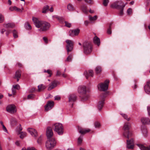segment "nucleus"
<instances>
[{"instance_id": "nucleus-1", "label": "nucleus", "mask_w": 150, "mask_h": 150, "mask_svg": "<svg viewBox=\"0 0 150 150\" xmlns=\"http://www.w3.org/2000/svg\"><path fill=\"white\" fill-rule=\"evenodd\" d=\"M130 127V124L128 122L126 123L124 126L123 129L124 132L123 135L124 137L127 138V148L129 149H132L134 148V140L131 137L132 136L133 134L129 130Z\"/></svg>"}, {"instance_id": "nucleus-2", "label": "nucleus", "mask_w": 150, "mask_h": 150, "mask_svg": "<svg viewBox=\"0 0 150 150\" xmlns=\"http://www.w3.org/2000/svg\"><path fill=\"white\" fill-rule=\"evenodd\" d=\"M33 21L35 26L40 28L38 30L40 32H45L47 30L50 28V24L47 22L39 20L35 17H33Z\"/></svg>"}, {"instance_id": "nucleus-3", "label": "nucleus", "mask_w": 150, "mask_h": 150, "mask_svg": "<svg viewBox=\"0 0 150 150\" xmlns=\"http://www.w3.org/2000/svg\"><path fill=\"white\" fill-rule=\"evenodd\" d=\"M78 92L80 95V97L83 100H86L89 97L88 95L86 94V87L85 86H81L79 87Z\"/></svg>"}, {"instance_id": "nucleus-4", "label": "nucleus", "mask_w": 150, "mask_h": 150, "mask_svg": "<svg viewBox=\"0 0 150 150\" xmlns=\"http://www.w3.org/2000/svg\"><path fill=\"white\" fill-rule=\"evenodd\" d=\"M83 52L86 54H90L92 51V46L91 43L85 42L83 44Z\"/></svg>"}, {"instance_id": "nucleus-5", "label": "nucleus", "mask_w": 150, "mask_h": 150, "mask_svg": "<svg viewBox=\"0 0 150 150\" xmlns=\"http://www.w3.org/2000/svg\"><path fill=\"white\" fill-rule=\"evenodd\" d=\"M56 142L54 139L48 138L45 143V146L47 149L50 150L53 149L55 146Z\"/></svg>"}, {"instance_id": "nucleus-6", "label": "nucleus", "mask_w": 150, "mask_h": 150, "mask_svg": "<svg viewBox=\"0 0 150 150\" xmlns=\"http://www.w3.org/2000/svg\"><path fill=\"white\" fill-rule=\"evenodd\" d=\"M53 128L54 130L59 135H61L63 134L64 129L62 124L59 123H56L54 125Z\"/></svg>"}, {"instance_id": "nucleus-7", "label": "nucleus", "mask_w": 150, "mask_h": 150, "mask_svg": "<svg viewBox=\"0 0 150 150\" xmlns=\"http://www.w3.org/2000/svg\"><path fill=\"white\" fill-rule=\"evenodd\" d=\"M107 93H104L100 96V100L98 102V108L100 111L102 108L104 103L105 98Z\"/></svg>"}, {"instance_id": "nucleus-8", "label": "nucleus", "mask_w": 150, "mask_h": 150, "mask_svg": "<svg viewBox=\"0 0 150 150\" xmlns=\"http://www.w3.org/2000/svg\"><path fill=\"white\" fill-rule=\"evenodd\" d=\"M66 42L67 44L66 45V50L67 54H68L69 52L71 51L73 48L74 42L72 40H67Z\"/></svg>"}, {"instance_id": "nucleus-9", "label": "nucleus", "mask_w": 150, "mask_h": 150, "mask_svg": "<svg viewBox=\"0 0 150 150\" xmlns=\"http://www.w3.org/2000/svg\"><path fill=\"white\" fill-rule=\"evenodd\" d=\"M77 98V96L75 94H70L68 96V102L69 104L71 105V107H73L74 103L76 100Z\"/></svg>"}, {"instance_id": "nucleus-10", "label": "nucleus", "mask_w": 150, "mask_h": 150, "mask_svg": "<svg viewBox=\"0 0 150 150\" xmlns=\"http://www.w3.org/2000/svg\"><path fill=\"white\" fill-rule=\"evenodd\" d=\"M109 83V81L107 80L104 83H100V91H107L108 88Z\"/></svg>"}, {"instance_id": "nucleus-11", "label": "nucleus", "mask_w": 150, "mask_h": 150, "mask_svg": "<svg viewBox=\"0 0 150 150\" xmlns=\"http://www.w3.org/2000/svg\"><path fill=\"white\" fill-rule=\"evenodd\" d=\"M6 110L8 112L11 114H13L16 111V107L13 104L8 105L6 107Z\"/></svg>"}, {"instance_id": "nucleus-12", "label": "nucleus", "mask_w": 150, "mask_h": 150, "mask_svg": "<svg viewBox=\"0 0 150 150\" xmlns=\"http://www.w3.org/2000/svg\"><path fill=\"white\" fill-rule=\"evenodd\" d=\"M54 102L52 101L48 102L46 105L45 106V110L46 111H47L51 109L53 107Z\"/></svg>"}, {"instance_id": "nucleus-13", "label": "nucleus", "mask_w": 150, "mask_h": 150, "mask_svg": "<svg viewBox=\"0 0 150 150\" xmlns=\"http://www.w3.org/2000/svg\"><path fill=\"white\" fill-rule=\"evenodd\" d=\"M80 32V30L78 29L75 30H70L69 31V35L71 37L77 35Z\"/></svg>"}, {"instance_id": "nucleus-14", "label": "nucleus", "mask_w": 150, "mask_h": 150, "mask_svg": "<svg viewBox=\"0 0 150 150\" xmlns=\"http://www.w3.org/2000/svg\"><path fill=\"white\" fill-rule=\"evenodd\" d=\"M21 76V71L20 70H18L16 71L13 78L14 79H16L17 81L18 82Z\"/></svg>"}, {"instance_id": "nucleus-15", "label": "nucleus", "mask_w": 150, "mask_h": 150, "mask_svg": "<svg viewBox=\"0 0 150 150\" xmlns=\"http://www.w3.org/2000/svg\"><path fill=\"white\" fill-rule=\"evenodd\" d=\"M46 135L48 139L51 138L53 135V132L52 129L50 127H48L47 129Z\"/></svg>"}, {"instance_id": "nucleus-16", "label": "nucleus", "mask_w": 150, "mask_h": 150, "mask_svg": "<svg viewBox=\"0 0 150 150\" xmlns=\"http://www.w3.org/2000/svg\"><path fill=\"white\" fill-rule=\"evenodd\" d=\"M78 129L79 132L81 134H84L90 131L89 129L82 128L79 127H78Z\"/></svg>"}, {"instance_id": "nucleus-17", "label": "nucleus", "mask_w": 150, "mask_h": 150, "mask_svg": "<svg viewBox=\"0 0 150 150\" xmlns=\"http://www.w3.org/2000/svg\"><path fill=\"white\" fill-rule=\"evenodd\" d=\"M28 132L33 136L36 137L38 134L37 131L34 129L32 128H28Z\"/></svg>"}, {"instance_id": "nucleus-18", "label": "nucleus", "mask_w": 150, "mask_h": 150, "mask_svg": "<svg viewBox=\"0 0 150 150\" xmlns=\"http://www.w3.org/2000/svg\"><path fill=\"white\" fill-rule=\"evenodd\" d=\"M59 83L58 81L54 80L53 81L51 84H50L49 87L48 88L47 90L48 91H50L52 89L54 88L55 87L58 83Z\"/></svg>"}, {"instance_id": "nucleus-19", "label": "nucleus", "mask_w": 150, "mask_h": 150, "mask_svg": "<svg viewBox=\"0 0 150 150\" xmlns=\"http://www.w3.org/2000/svg\"><path fill=\"white\" fill-rule=\"evenodd\" d=\"M141 121L142 123L145 125L150 124V120L148 118L146 117H143L141 119Z\"/></svg>"}, {"instance_id": "nucleus-20", "label": "nucleus", "mask_w": 150, "mask_h": 150, "mask_svg": "<svg viewBox=\"0 0 150 150\" xmlns=\"http://www.w3.org/2000/svg\"><path fill=\"white\" fill-rule=\"evenodd\" d=\"M84 75L86 77V79L88 78L89 76L93 77V71L92 70H89L88 72L87 71H86L84 73Z\"/></svg>"}, {"instance_id": "nucleus-21", "label": "nucleus", "mask_w": 150, "mask_h": 150, "mask_svg": "<svg viewBox=\"0 0 150 150\" xmlns=\"http://www.w3.org/2000/svg\"><path fill=\"white\" fill-rule=\"evenodd\" d=\"M117 4H122V1H115L111 5L110 7L112 8H116L117 9L118 6Z\"/></svg>"}, {"instance_id": "nucleus-22", "label": "nucleus", "mask_w": 150, "mask_h": 150, "mask_svg": "<svg viewBox=\"0 0 150 150\" xmlns=\"http://www.w3.org/2000/svg\"><path fill=\"white\" fill-rule=\"evenodd\" d=\"M137 145L141 150H150V145L149 147H146L141 144H137Z\"/></svg>"}, {"instance_id": "nucleus-23", "label": "nucleus", "mask_w": 150, "mask_h": 150, "mask_svg": "<svg viewBox=\"0 0 150 150\" xmlns=\"http://www.w3.org/2000/svg\"><path fill=\"white\" fill-rule=\"evenodd\" d=\"M4 27L8 28H13L14 27L15 25L14 23H8L7 24H3Z\"/></svg>"}, {"instance_id": "nucleus-24", "label": "nucleus", "mask_w": 150, "mask_h": 150, "mask_svg": "<svg viewBox=\"0 0 150 150\" xmlns=\"http://www.w3.org/2000/svg\"><path fill=\"white\" fill-rule=\"evenodd\" d=\"M93 42L94 43L96 44L98 46H99L100 44V39L96 36L94 38Z\"/></svg>"}, {"instance_id": "nucleus-25", "label": "nucleus", "mask_w": 150, "mask_h": 150, "mask_svg": "<svg viewBox=\"0 0 150 150\" xmlns=\"http://www.w3.org/2000/svg\"><path fill=\"white\" fill-rule=\"evenodd\" d=\"M145 92L148 94H150V86L148 85H146L144 86Z\"/></svg>"}, {"instance_id": "nucleus-26", "label": "nucleus", "mask_w": 150, "mask_h": 150, "mask_svg": "<svg viewBox=\"0 0 150 150\" xmlns=\"http://www.w3.org/2000/svg\"><path fill=\"white\" fill-rule=\"evenodd\" d=\"M49 6L47 5L44 6L43 8L42 12L43 13H46L49 11Z\"/></svg>"}, {"instance_id": "nucleus-27", "label": "nucleus", "mask_w": 150, "mask_h": 150, "mask_svg": "<svg viewBox=\"0 0 150 150\" xmlns=\"http://www.w3.org/2000/svg\"><path fill=\"white\" fill-rule=\"evenodd\" d=\"M46 88V86L42 84H40L38 86V91L40 92L42 91Z\"/></svg>"}, {"instance_id": "nucleus-28", "label": "nucleus", "mask_w": 150, "mask_h": 150, "mask_svg": "<svg viewBox=\"0 0 150 150\" xmlns=\"http://www.w3.org/2000/svg\"><path fill=\"white\" fill-rule=\"evenodd\" d=\"M9 10L11 11H13V10H16L17 11L21 12L22 10L21 9L18 8L16 6H14L13 8L10 7L9 8Z\"/></svg>"}, {"instance_id": "nucleus-29", "label": "nucleus", "mask_w": 150, "mask_h": 150, "mask_svg": "<svg viewBox=\"0 0 150 150\" xmlns=\"http://www.w3.org/2000/svg\"><path fill=\"white\" fill-rule=\"evenodd\" d=\"M11 123L12 126L16 125L17 123V121L16 119L12 118L11 120Z\"/></svg>"}, {"instance_id": "nucleus-30", "label": "nucleus", "mask_w": 150, "mask_h": 150, "mask_svg": "<svg viewBox=\"0 0 150 150\" xmlns=\"http://www.w3.org/2000/svg\"><path fill=\"white\" fill-rule=\"evenodd\" d=\"M112 25V23H110V25L109 27V28L107 29V33L108 35H111L112 34V31H111V26Z\"/></svg>"}, {"instance_id": "nucleus-31", "label": "nucleus", "mask_w": 150, "mask_h": 150, "mask_svg": "<svg viewBox=\"0 0 150 150\" xmlns=\"http://www.w3.org/2000/svg\"><path fill=\"white\" fill-rule=\"evenodd\" d=\"M81 10L85 13H87L88 12V11L87 9V7L84 5H83L81 7Z\"/></svg>"}, {"instance_id": "nucleus-32", "label": "nucleus", "mask_w": 150, "mask_h": 150, "mask_svg": "<svg viewBox=\"0 0 150 150\" xmlns=\"http://www.w3.org/2000/svg\"><path fill=\"white\" fill-rule=\"evenodd\" d=\"M88 18L90 21H93L96 20L97 18V16H95L93 17L89 16Z\"/></svg>"}, {"instance_id": "nucleus-33", "label": "nucleus", "mask_w": 150, "mask_h": 150, "mask_svg": "<svg viewBox=\"0 0 150 150\" xmlns=\"http://www.w3.org/2000/svg\"><path fill=\"white\" fill-rule=\"evenodd\" d=\"M67 8V9L69 11H72L74 10V8L73 7L72 5L71 4H69L68 5Z\"/></svg>"}, {"instance_id": "nucleus-34", "label": "nucleus", "mask_w": 150, "mask_h": 150, "mask_svg": "<svg viewBox=\"0 0 150 150\" xmlns=\"http://www.w3.org/2000/svg\"><path fill=\"white\" fill-rule=\"evenodd\" d=\"M95 71L97 74L100 73L101 71V67L99 66L97 67L96 68Z\"/></svg>"}, {"instance_id": "nucleus-35", "label": "nucleus", "mask_w": 150, "mask_h": 150, "mask_svg": "<svg viewBox=\"0 0 150 150\" xmlns=\"http://www.w3.org/2000/svg\"><path fill=\"white\" fill-rule=\"evenodd\" d=\"M56 18L60 22L62 23H63L64 21V18L62 17L57 16H56Z\"/></svg>"}, {"instance_id": "nucleus-36", "label": "nucleus", "mask_w": 150, "mask_h": 150, "mask_svg": "<svg viewBox=\"0 0 150 150\" xmlns=\"http://www.w3.org/2000/svg\"><path fill=\"white\" fill-rule=\"evenodd\" d=\"M25 27L28 30H30L31 29V25L28 23L25 24Z\"/></svg>"}, {"instance_id": "nucleus-37", "label": "nucleus", "mask_w": 150, "mask_h": 150, "mask_svg": "<svg viewBox=\"0 0 150 150\" xmlns=\"http://www.w3.org/2000/svg\"><path fill=\"white\" fill-rule=\"evenodd\" d=\"M13 36L14 38H17L18 37L17 32L15 30H13Z\"/></svg>"}, {"instance_id": "nucleus-38", "label": "nucleus", "mask_w": 150, "mask_h": 150, "mask_svg": "<svg viewBox=\"0 0 150 150\" xmlns=\"http://www.w3.org/2000/svg\"><path fill=\"white\" fill-rule=\"evenodd\" d=\"M142 132L145 137H146L147 136V131L146 129L144 128L142 130Z\"/></svg>"}, {"instance_id": "nucleus-39", "label": "nucleus", "mask_w": 150, "mask_h": 150, "mask_svg": "<svg viewBox=\"0 0 150 150\" xmlns=\"http://www.w3.org/2000/svg\"><path fill=\"white\" fill-rule=\"evenodd\" d=\"M83 141V137L82 136L80 137L78 140V143L79 144H80Z\"/></svg>"}, {"instance_id": "nucleus-40", "label": "nucleus", "mask_w": 150, "mask_h": 150, "mask_svg": "<svg viewBox=\"0 0 150 150\" xmlns=\"http://www.w3.org/2000/svg\"><path fill=\"white\" fill-rule=\"evenodd\" d=\"M117 9H120L121 8H124L125 6V5H123V3L120 4H117Z\"/></svg>"}, {"instance_id": "nucleus-41", "label": "nucleus", "mask_w": 150, "mask_h": 150, "mask_svg": "<svg viewBox=\"0 0 150 150\" xmlns=\"http://www.w3.org/2000/svg\"><path fill=\"white\" fill-rule=\"evenodd\" d=\"M72 57V55L71 54H69L67 57L66 60V61L67 62L71 61V60Z\"/></svg>"}, {"instance_id": "nucleus-42", "label": "nucleus", "mask_w": 150, "mask_h": 150, "mask_svg": "<svg viewBox=\"0 0 150 150\" xmlns=\"http://www.w3.org/2000/svg\"><path fill=\"white\" fill-rule=\"evenodd\" d=\"M26 133L22 132L20 136V137L21 139H23L26 136Z\"/></svg>"}, {"instance_id": "nucleus-43", "label": "nucleus", "mask_w": 150, "mask_h": 150, "mask_svg": "<svg viewBox=\"0 0 150 150\" xmlns=\"http://www.w3.org/2000/svg\"><path fill=\"white\" fill-rule=\"evenodd\" d=\"M44 72L45 73H47L48 74H49L50 77L52 74V71L49 69H48L47 70H45Z\"/></svg>"}, {"instance_id": "nucleus-44", "label": "nucleus", "mask_w": 150, "mask_h": 150, "mask_svg": "<svg viewBox=\"0 0 150 150\" xmlns=\"http://www.w3.org/2000/svg\"><path fill=\"white\" fill-rule=\"evenodd\" d=\"M108 0H103V5L105 6H106L108 5Z\"/></svg>"}, {"instance_id": "nucleus-45", "label": "nucleus", "mask_w": 150, "mask_h": 150, "mask_svg": "<svg viewBox=\"0 0 150 150\" xmlns=\"http://www.w3.org/2000/svg\"><path fill=\"white\" fill-rule=\"evenodd\" d=\"M127 13L128 15H131L132 13V10L131 8H129L127 11Z\"/></svg>"}, {"instance_id": "nucleus-46", "label": "nucleus", "mask_w": 150, "mask_h": 150, "mask_svg": "<svg viewBox=\"0 0 150 150\" xmlns=\"http://www.w3.org/2000/svg\"><path fill=\"white\" fill-rule=\"evenodd\" d=\"M121 115L125 119L127 120V121H129V118H128L127 116V115L123 114H121Z\"/></svg>"}, {"instance_id": "nucleus-47", "label": "nucleus", "mask_w": 150, "mask_h": 150, "mask_svg": "<svg viewBox=\"0 0 150 150\" xmlns=\"http://www.w3.org/2000/svg\"><path fill=\"white\" fill-rule=\"evenodd\" d=\"M65 26L68 27L70 28L71 26V23H68L67 21H65Z\"/></svg>"}, {"instance_id": "nucleus-48", "label": "nucleus", "mask_w": 150, "mask_h": 150, "mask_svg": "<svg viewBox=\"0 0 150 150\" xmlns=\"http://www.w3.org/2000/svg\"><path fill=\"white\" fill-rule=\"evenodd\" d=\"M95 126L96 127L98 128L100 126V124L98 122H96L95 123Z\"/></svg>"}, {"instance_id": "nucleus-49", "label": "nucleus", "mask_w": 150, "mask_h": 150, "mask_svg": "<svg viewBox=\"0 0 150 150\" xmlns=\"http://www.w3.org/2000/svg\"><path fill=\"white\" fill-rule=\"evenodd\" d=\"M4 18L3 16L1 14H0V23L4 21Z\"/></svg>"}, {"instance_id": "nucleus-50", "label": "nucleus", "mask_w": 150, "mask_h": 150, "mask_svg": "<svg viewBox=\"0 0 150 150\" xmlns=\"http://www.w3.org/2000/svg\"><path fill=\"white\" fill-rule=\"evenodd\" d=\"M13 88L14 89H18L20 88V86L19 85L17 84L15 86H13Z\"/></svg>"}, {"instance_id": "nucleus-51", "label": "nucleus", "mask_w": 150, "mask_h": 150, "mask_svg": "<svg viewBox=\"0 0 150 150\" xmlns=\"http://www.w3.org/2000/svg\"><path fill=\"white\" fill-rule=\"evenodd\" d=\"M34 97V95L32 94H31L28 95V96L27 99H31L33 98Z\"/></svg>"}, {"instance_id": "nucleus-52", "label": "nucleus", "mask_w": 150, "mask_h": 150, "mask_svg": "<svg viewBox=\"0 0 150 150\" xmlns=\"http://www.w3.org/2000/svg\"><path fill=\"white\" fill-rule=\"evenodd\" d=\"M120 9H121V10L120 11V12L119 13V15L120 16H122L123 14V8H121Z\"/></svg>"}, {"instance_id": "nucleus-53", "label": "nucleus", "mask_w": 150, "mask_h": 150, "mask_svg": "<svg viewBox=\"0 0 150 150\" xmlns=\"http://www.w3.org/2000/svg\"><path fill=\"white\" fill-rule=\"evenodd\" d=\"M85 1L89 4H92L93 3L92 0H84Z\"/></svg>"}, {"instance_id": "nucleus-54", "label": "nucleus", "mask_w": 150, "mask_h": 150, "mask_svg": "<svg viewBox=\"0 0 150 150\" xmlns=\"http://www.w3.org/2000/svg\"><path fill=\"white\" fill-rule=\"evenodd\" d=\"M27 150H37L34 147H28L27 149Z\"/></svg>"}, {"instance_id": "nucleus-55", "label": "nucleus", "mask_w": 150, "mask_h": 150, "mask_svg": "<svg viewBox=\"0 0 150 150\" xmlns=\"http://www.w3.org/2000/svg\"><path fill=\"white\" fill-rule=\"evenodd\" d=\"M61 98L60 96H56L54 97V100H59Z\"/></svg>"}, {"instance_id": "nucleus-56", "label": "nucleus", "mask_w": 150, "mask_h": 150, "mask_svg": "<svg viewBox=\"0 0 150 150\" xmlns=\"http://www.w3.org/2000/svg\"><path fill=\"white\" fill-rule=\"evenodd\" d=\"M3 130L5 132H7V129L4 125L2 126Z\"/></svg>"}, {"instance_id": "nucleus-57", "label": "nucleus", "mask_w": 150, "mask_h": 150, "mask_svg": "<svg viewBox=\"0 0 150 150\" xmlns=\"http://www.w3.org/2000/svg\"><path fill=\"white\" fill-rule=\"evenodd\" d=\"M43 39L46 43L47 44L48 43V39L46 37H44L43 38Z\"/></svg>"}, {"instance_id": "nucleus-58", "label": "nucleus", "mask_w": 150, "mask_h": 150, "mask_svg": "<svg viewBox=\"0 0 150 150\" xmlns=\"http://www.w3.org/2000/svg\"><path fill=\"white\" fill-rule=\"evenodd\" d=\"M89 23V21H84V24L86 26H87Z\"/></svg>"}, {"instance_id": "nucleus-59", "label": "nucleus", "mask_w": 150, "mask_h": 150, "mask_svg": "<svg viewBox=\"0 0 150 150\" xmlns=\"http://www.w3.org/2000/svg\"><path fill=\"white\" fill-rule=\"evenodd\" d=\"M11 30H7L6 31V35L7 36H8L9 34L11 33Z\"/></svg>"}, {"instance_id": "nucleus-60", "label": "nucleus", "mask_w": 150, "mask_h": 150, "mask_svg": "<svg viewBox=\"0 0 150 150\" xmlns=\"http://www.w3.org/2000/svg\"><path fill=\"white\" fill-rule=\"evenodd\" d=\"M61 75V73L59 71H57L56 75L57 76H60Z\"/></svg>"}, {"instance_id": "nucleus-61", "label": "nucleus", "mask_w": 150, "mask_h": 150, "mask_svg": "<svg viewBox=\"0 0 150 150\" xmlns=\"http://www.w3.org/2000/svg\"><path fill=\"white\" fill-rule=\"evenodd\" d=\"M12 94L13 95L15 94L16 93V91L15 90V89H14V88H13L12 89Z\"/></svg>"}, {"instance_id": "nucleus-62", "label": "nucleus", "mask_w": 150, "mask_h": 150, "mask_svg": "<svg viewBox=\"0 0 150 150\" xmlns=\"http://www.w3.org/2000/svg\"><path fill=\"white\" fill-rule=\"evenodd\" d=\"M6 31V30L5 29H2L1 30L0 32L1 34H4V33Z\"/></svg>"}, {"instance_id": "nucleus-63", "label": "nucleus", "mask_w": 150, "mask_h": 150, "mask_svg": "<svg viewBox=\"0 0 150 150\" xmlns=\"http://www.w3.org/2000/svg\"><path fill=\"white\" fill-rule=\"evenodd\" d=\"M147 110L149 115L150 116V107H147Z\"/></svg>"}, {"instance_id": "nucleus-64", "label": "nucleus", "mask_w": 150, "mask_h": 150, "mask_svg": "<svg viewBox=\"0 0 150 150\" xmlns=\"http://www.w3.org/2000/svg\"><path fill=\"white\" fill-rule=\"evenodd\" d=\"M49 10L51 12H53L54 11L53 8L52 7H51L50 9L49 8Z\"/></svg>"}]
</instances>
